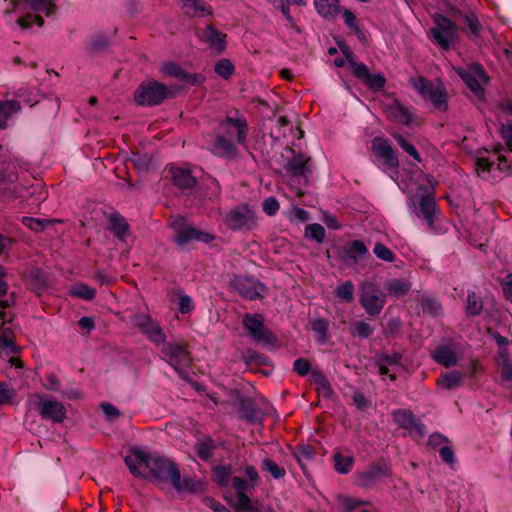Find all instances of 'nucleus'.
<instances>
[{"label":"nucleus","instance_id":"9b49d317","mask_svg":"<svg viewBox=\"0 0 512 512\" xmlns=\"http://www.w3.org/2000/svg\"><path fill=\"white\" fill-rule=\"evenodd\" d=\"M232 285L241 296L249 300L261 298L266 292L263 284L251 278L235 277Z\"/></svg>","mask_w":512,"mask_h":512},{"label":"nucleus","instance_id":"774afa93","mask_svg":"<svg viewBox=\"0 0 512 512\" xmlns=\"http://www.w3.org/2000/svg\"><path fill=\"white\" fill-rule=\"evenodd\" d=\"M243 473L248 478V481L250 482L251 487H255L258 485L259 475L254 466L246 465L243 468Z\"/></svg>","mask_w":512,"mask_h":512},{"label":"nucleus","instance_id":"de8ad7c7","mask_svg":"<svg viewBox=\"0 0 512 512\" xmlns=\"http://www.w3.org/2000/svg\"><path fill=\"white\" fill-rule=\"evenodd\" d=\"M262 470L268 471L275 479L283 478L286 474L285 469L269 458L262 462Z\"/></svg>","mask_w":512,"mask_h":512},{"label":"nucleus","instance_id":"5fc2aeb1","mask_svg":"<svg viewBox=\"0 0 512 512\" xmlns=\"http://www.w3.org/2000/svg\"><path fill=\"white\" fill-rule=\"evenodd\" d=\"M339 502H340L343 512H353L356 508L367 504V502H365V501L346 497V496L340 497Z\"/></svg>","mask_w":512,"mask_h":512},{"label":"nucleus","instance_id":"aec40b11","mask_svg":"<svg viewBox=\"0 0 512 512\" xmlns=\"http://www.w3.org/2000/svg\"><path fill=\"white\" fill-rule=\"evenodd\" d=\"M161 71L166 75L176 77L191 84H201L204 81V77L201 74L187 73L172 62L165 63L162 66Z\"/></svg>","mask_w":512,"mask_h":512},{"label":"nucleus","instance_id":"c03bdc74","mask_svg":"<svg viewBox=\"0 0 512 512\" xmlns=\"http://www.w3.org/2000/svg\"><path fill=\"white\" fill-rule=\"evenodd\" d=\"M362 82L366 86H368L370 89H372L374 91H378V90H381L382 88H384V86L386 84V79L380 73L371 74L369 72L368 76Z\"/></svg>","mask_w":512,"mask_h":512},{"label":"nucleus","instance_id":"72a5a7b5","mask_svg":"<svg viewBox=\"0 0 512 512\" xmlns=\"http://www.w3.org/2000/svg\"><path fill=\"white\" fill-rule=\"evenodd\" d=\"M345 253L352 260V263L355 264L359 257L368 253V250L362 241L354 240L346 247Z\"/></svg>","mask_w":512,"mask_h":512},{"label":"nucleus","instance_id":"58836bf2","mask_svg":"<svg viewBox=\"0 0 512 512\" xmlns=\"http://www.w3.org/2000/svg\"><path fill=\"white\" fill-rule=\"evenodd\" d=\"M459 17H460V20L466 24L470 35H472L474 37H477L480 35L482 26H481L478 18L473 13H467V14L459 13Z\"/></svg>","mask_w":512,"mask_h":512},{"label":"nucleus","instance_id":"bb28decb","mask_svg":"<svg viewBox=\"0 0 512 512\" xmlns=\"http://www.w3.org/2000/svg\"><path fill=\"white\" fill-rule=\"evenodd\" d=\"M385 290L397 298L407 295L411 290V283L405 279H390L385 282Z\"/></svg>","mask_w":512,"mask_h":512},{"label":"nucleus","instance_id":"f3484780","mask_svg":"<svg viewBox=\"0 0 512 512\" xmlns=\"http://www.w3.org/2000/svg\"><path fill=\"white\" fill-rule=\"evenodd\" d=\"M221 127L227 135H232L234 131L237 134V142L241 145L246 143L248 124L245 118L227 117Z\"/></svg>","mask_w":512,"mask_h":512},{"label":"nucleus","instance_id":"b1692460","mask_svg":"<svg viewBox=\"0 0 512 512\" xmlns=\"http://www.w3.org/2000/svg\"><path fill=\"white\" fill-rule=\"evenodd\" d=\"M465 373L457 370L440 375L437 379V386L442 389L451 390L462 385Z\"/></svg>","mask_w":512,"mask_h":512},{"label":"nucleus","instance_id":"bf43d9fd","mask_svg":"<svg viewBox=\"0 0 512 512\" xmlns=\"http://www.w3.org/2000/svg\"><path fill=\"white\" fill-rule=\"evenodd\" d=\"M350 68L352 70V74L358 78L360 81H363L369 73L368 67L361 62H353L352 65H350Z\"/></svg>","mask_w":512,"mask_h":512},{"label":"nucleus","instance_id":"c756f323","mask_svg":"<svg viewBox=\"0 0 512 512\" xmlns=\"http://www.w3.org/2000/svg\"><path fill=\"white\" fill-rule=\"evenodd\" d=\"M311 378L313 383L317 386V390L319 393H321L325 397L331 396L333 390L331 388L329 381L321 371L317 369L311 370Z\"/></svg>","mask_w":512,"mask_h":512},{"label":"nucleus","instance_id":"f257e3e1","mask_svg":"<svg viewBox=\"0 0 512 512\" xmlns=\"http://www.w3.org/2000/svg\"><path fill=\"white\" fill-rule=\"evenodd\" d=\"M124 461L135 477L146 479L150 476L158 483H171L178 492L182 489L178 466L168 458L133 448Z\"/></svg>","mask_w":512,"mask_h":512},{"label":"nucleus","instance_id":"4be33fe9","mask_svg":"<svg viewBox=\"0 0 512 512\" xmlns=\"http://www.w3.org/2000/svg\"><path fill=\"white\" fill-rule=\"evenodd\" d=\"M409 84L426 100L442 83L428 80L423 76H416L409 79Z\"/></svg>","mask_w":512,"mask_h":512},{"label":"nucleus","instance_id":"9d476101","mask_svg":"<svg viewBox=\"0 0 512 512\" xmlns=\"http://www.w3.org/2000/svg\"><path fill=\"white\" fill-rule=\"evenodd\" d=\"M457 27L448 18L442 17L437 25L431 28L430 33L433 41L443 49H448L457 39Z\"/></svg>","mask_w":512,"mask_h":512},{"label":"nucleus","instance_id":"13d9d810","mask_svg":"<svg viewBox=\"0 0 512 512\" xmlns=\"http://www.w3.org/2000/svg\"><path fill=\"white\" fill-rule=\"evenodd\" d=\"M235 507L244 512H261L260 507L255 506L247 495H243L237 500Z\"/></svg>","mask_w":512,"mask_h":512},{"label":"nucleus","instance_id":"e433bc0d","mask_svg":"<svg viewBox=\"0 0 512 512\" xmlns=\"http://www.w3.org/2000/svg\"><path fill=\"white\" fill-rule=\"evenodd\" d=\"M374 330V327L366 321H355L350 327L351 335L358 338H368L374 333Z\"/></svg>","mask_w":512,"mask_h":512},{"label":"nucleus","instance_id":"1a4fd4ad","mask_svg":"<svg viewBox=\"0 0 512 512\" xmlns=\"http://www.w3.org/2000/svg\"><path fill=\"white\" fill-rule=\"evenodd\" d=\"M243 326L249 331L256 342L271 344L275 340L274 335L265 328L264 318L260 314H245Z\"/></svg>","mask_w":512,"mask_h":512},{"label":"nucleus","instance_id":"a878e982","mask_svg":"<svg viewBox=\"0 0 512 512\" xmlns=\"http://www.w3.org/2000/svg\"><path fill=\"white\" fill-rule=\"evenodd\" d=\"M214 150L217 155L228 159L235 158L238 152L236 146L222 135L216 137Z\"/></svg>","mask_w":512,"mask_h":512},{"label":"nucleus","instance_id":"c85d7f7f","mask_svg":"<svg viewBox=\"0 0 512 512\" xmlns=\"http://www.w3.org/2000/svg\"><path fill=\"white\" fill-rule=\"evenodd\" d=\"M0 350H4L7 355L17 353L14 334L10 328L4 327V325L0 326Z\"/></svg>","mask_w":512,"mask_h":512},{"label":"nucleus","instance_id":"0eeeda50","mask_svg":"<svg viewBox=\"0 0 512 512\" xmlns=\"http://www.w3.org/2000/svg\"><path fill=\"white\" fill-rule=\"evenodd\" d=\"M30 402L39 411L44 419H50L55 423H61L66 417V409L61 402L44 399L39 394L30 397Z\"/></svg>","mask_w":512,"mask_h":512},{"label":"nucleus","instance_id":"8fccbe9b","mask_svg":"<svg viewBox=\"0 0 512 512\" xmlns=\"http://www.w3.org/2000/svg\"><path fill=\"white\" fill-rule=\"evenodd\" d=\"M397 143L401 146V148L408 153L411 157H413L417 162H421V157L413 144L409 143L403 136L400 134H393Z\"/></svg>","mask_w":512,"mask_h":512},{"label":"nucleus","instance_id":"cd10ccee","mask_svg":"<svg viewBox=\"0 0 512 512\" xmlns=\"http://www.w3.org/2000/svg\"><path fill=\"white\" fill-rule=\"evenodd\" d=\"M387 116L401 124L408 125L411 122V114L407 108L399 103H393L387 107Z\"/></svg>","mask_w":512,"mask_h":512},{"label":"nucleus","instance_id":"39448f33","mask_svg":"<svg viewBox=\"0 0 512 512\" xmlns=\"http://www.w3.org/2000/svg\"><path fill=\"white\" fill-rule=\"evenodd\" d=\"M175 231V242L183 246L192 240H197L204 243H209L214 240V236L210 233L197 230L185 223L184 219L178 218L171 223Z\"/></svg>","mask_w":512,"mask_h":512},{"label":"nucleus","instance_id":"37998d69","mask_svg":"<svg viewBox=\"0 0 512 512\" xmlns=\"http://www.w3.org/2000/svg\"><path fill=\"white\" fill-rule=\"evenodd\" d=\"M334 462H335V470L340 474H347L350 472L353 463L354 458L353 457H344L340 453H336L334 455Z\"/></svg>","mask_w":512,"mask_h":512},{"label":"nucleus","instance_id":"20e7f679","mask_svg":"<svg viewBox=\"0 0 512 512\" xmlns=\"http://www.w3.org/2000/svg\"><path fill=\"white\" fill-rule=\"evenodd\" d=\"M223 221L232 230L250 231L256 226L257 217L248 205H240L230 209L223 217Z\"/></svg>","mask_w":512,"mask_h":512},{"label":"nucleus","instance_id":"69168bd1","mask_svg":"<svg viewBox=\"0 0 512 512\" xmlns=\"http://www.w3.org/2000/svg\"><path fill=\"white\" fill-rule=\"evenodd\" d=\"M101 408L108 420H115L120 416V411L113 404L104 402Z\"/></svg>","mask_w":512,"mask_h":512},{"label":"nucleus","instance_id":"a211bd4d","mask_svg":"<svg viewBox=\"0 0 512 512\" xmlns=\"http://www.w3.org/2000/svg\"><path fill=\"white\" fill-rule=\"evenodd\" d=\"M169 172L173 184L180 189H190L196 185V178L188 168L171 166Z\"/></svg>","mask_w":512,"mask_h":512},{"label":"nucleus","instance_id":"7c9ffc66","mask_svg":"<svg viewBox=\"0 0 512 512\" xmlns=\"http://www.w3.org/2000/svg\"><path fill=\"white\" fill-rule=\"evenodd\" d=\"M426 100L430 101L434 108L439 111H446L448 108L447 95L443 84H440Z\"/></svg>","mask_w":512,"mask_h":512},{"label":"nucleus","instance_id":"c9c22d12","mask_svg":"<svg viewBox=\"0 0 512 512\" xmlns=\"http://www.w3.org/2000/svg\"><path fill=\"white\" fill-rule=\"evenodd\" d=\"M231 475L232 467L230 465H220L213 468L214 481L222 487L229 484Z\"/></svg>","mask_w":512,"mask_h":512},{"label":"nucleus","instance_id":"f8f14e48","mask_svg":"<svg viewBox=\"0 0 512 512\" xmlns=\"http://www.w3.org/2000/svg\"><path fill=\"white\" fill-rule=\"evenodd\" d=\"M394 421L402 428L409 430L415 438H421L425 434V427L414 416V414L405 409L397 410L393 413Z\"/></svg>","mask_w":512,"mask_h":512},{"label":"nucleus","instance_id":"7ed1b4c3","mask_svg":"<svg viewBox=\"0 0 512 512\" xmlns=\"http://www.w3.org/2000/svg\"><path fill=\"white\" fill-rule=\"evenodd\" d=\"M169 95L168 88L157 82L148 81L139 85L134 92V100L141 106H154L162 103Z\"/></svg>","mask_w":512,"mask_h":512},{"label":"nucleus","instance_id":"6e6552de","mask_svg":"<svg viewBox=\"0 0 512 512\" xmlns=\"http://www.w3.org/2000/svg\"><path fill=\"white\" fill-rule=\"evenodd\" d=\"M162 345V354L175 370L180 371L190 364V355L184 343L164 342Z\"/></svg>","mask_w":512,"mask_h":512},{"label":"nucleus","instance_id":"6ab92c4d","mask_svg":"<svg viewBox=\"0 0 512 512\" xmlns=\"http://www.w3.org/2000/svg\"><path fill=\"white\" fill-rule=\"evenodd\" d=\"M184 13L190 17L212 15V9L202 0H177Z\"/></svg>","mask_w":512,"mask_h":512},{"label":"nucleus","instance_id":"4c0bfd02","mask_svg":"<svg viewBox=\"0 0 512 512\" xmlns=\"http://www.w3.org/2000/svg\"><path fill=\"white\" fill-rule=\"evenodd\" d=\"M215 449L214 441L210 438L199 440L195 444V451L202 460H208L212 457Z\"/></svg>","mask_w":512,"mask_h":512},{"label":"nucleus","instance_id":"f03ea898","mask_svg":"<svg viewBox=\"0 0 512 512\" xmlns=\"http://www.w3.org/2000/svg\"><path fill=\"white\" fill-rule=\"evenodd\" d=\"M359 302L370 316H376L382 311L386 295L373 282L365 281L359 286Z\"/></svg>","mask_w":512,"mask_h":512},{"label":"nucleus","instance_id":"4d7b16f0","mask_svg":"<svg viewBox=\"0 0 512 512\" xmlns=\"http://www.w3.org/2000/svg\"><path fill=\"white\" fill-rule=\"evenodd\" d=\"M6 275V269L0 265V307H7L10 305L7 299H3L4 297H6L8 290Z\"/></svg>","mask_w":512,"mask_h":512},{"label":"nucleus","instance_id":"3c124183","mask_svg":"<svg viewBox=\"0 0 512 512\" xmlns=\"http://www.w3.org/2000/svg\"><path fill=\"white\" fill-rule=\"evenodd\" d=\"M215 72L219 76L227 79V78H229L233 74L234 66H233V64L231 63L230 60H228V59H221L215 65Z\"/></svg>","mask_w":512,"mask_h":512},{"label":"nucleus","instance_id":"864d4df0","mask_svg":"<svg viewBox=\"0 0 512 512\" xmlns=\"http://www.w3.org/2000/svg\"><path fill=\"white\" fill-rule=\"evenodd\" d=\"M71 295L85 300H92L96 295V290L87 285L81 284L71 290Z\"/></svg>","mask_w":512,"mask_h":512},{"label":"nucleus","instance_id":"ddd939ff","mask_svg":"<svg viewBox=\"0 0 512 512\" xmlns=\"http://www.w3.org/2000/svg\"><path fill=\"white\" fill-rule=\"evenodd\" d=\"M197 35L202 42L207 43L217 53L224 51L226 35L217 30L213 25L210 24L203 29H198Z\"/></svg>","mask_w":512,"mask_h":512},{"label":"nucleus","instance_id":"2eb2a0df","mask_svg":"<svg viewBox=\"0 0 512 512\" xmlns=\"http://www.w3.org/2000/svg\"><path fill=\"white\" fill-rule=\"evenodd\" d=\"M388 474V467L384 463H374L366 470L356 473V482L359 486L370 488L378 479Z\"/></svg>","mask_w":512,"mask_h":512},{"label":"nucleus","instance_id":"09e8293b","mask_svg":"<svg viewBox=\"0 0 512 512\" xmlns=\"http://www.w3.org/2000/svg\"><path fill=\"white\" fill-rule=\"evenodd\" d=\"M305 234L307 237L314 239L318 243H322L325 239V229L320 224H310L306 227Z\"/></svg>","mask_w":512,"mask_h":512},{"label":"nucleus","instance_id":"79ce46f5","mask_svg":"<svg viewBox=\"0 0 512 512\" xmlns=\"http://www.w3.org/2000/svg\"><path fill=\"white\" fill-rule=\"evenodd\" d=\"M335 295L344 302H351L354 299L353 283L351 281L343 282L336 288Z\"/></svg>","mask_w":512,"mask_h":512},{"label":"nucleus","instance_id":"603ef678","mask_svg":"<svg viewBox=\"0 0 512 512\" xmlns=\"http://www.w3.org/2000/svg\"><path fill=\"white\" fill-rule=\"evenodd\" d=\"M373 252L377 258L383 261L394 262L395 260V254L382 243H376Z\"/></svg>","mask_w":512,"mask_h":512},{"label":"nucleus","instance_id":"393cba45","mask_svg":"<svg viewBox=\"0 0 512 512\" xmlns=\"http://www.w3.org/2000/svg\"><path fill=\"white\" fill-rule=\"evenodd\" d=\"M433 359L445 366L451 367L457 364V356L455 351L449 346H439L432 352Z\"/></svg>","mask_w":512,"mask_h":512},{"label":"nucleus","instance_id":"dca6fc26","mask_svg":"<svg viewBox=\"0 0 512 512\" xmlns=\"http://www.w3.org/2000/svg\"><path fill=\"white\" fill-rule=\"evenodd\" d=\"M415 213L418 217L423 218L428 226L432 227L437 214L433 195L421 196L418 205L415 207Z\"/></svg>","mask_w":512,"mask_h":512},{"label":"nucleus","instance_id":"052dcab7","mask_svg":"<svg viewBox=\"0 0 512 512\" xmlns=\"http://www.w3.org/2000/svg\"><path fill=\"white\" fill-rule=\"evenodd\" d=\"M343 19H344V22L346 23V25H348L361 39L363 36V33L356 23L355 15L351 11L345 10L343 13Z\"/></svg>","mask_w":512,"mask_h":512},{"label":"nucleus","instance_id":"ea45409f","mask_svg":"<svg viewBox=\"0 0 512 512\" xmlns=\"http://www.w3.org/2000/svg\"><path fill=\"white\" fill-rule=\"evenodd\" d=\"M424 312L437 316L442 312V306L439 301L430 296H423L420 300Z\"/></svg>","mask_w":512,"mask_h":512},{"label":"nucleus","instance_id":"5701e85b","mask_svg":"<svg viewBox=\"0 0 512 512\" xmlns=\"http://www.w3.org/2000/svg\"><path fill=\"white\" fill-rule=\"evenodd\" d=\"M109 229L113 232L114 236L121 241H125L129 235V225L127 221L118 213H112L109 216Z\"/></svg>","mask_w":512,"mask_h":512},{"label":"nucleus","instance_id":"423d86ee","mask_svg":"<svg viewBox=\"0 0 512 512\" xmlns=\"http://www.w3.org/2000/svg\"><path fill=\"white\" fill-rule=\"evenodd\" d=\"M131 321L153 344L156 346L164 344L166 335L159 323L152 319L149 314H135Z\"/></svg>","mask_w":512,"mask_h":512},{"label":"nucleus","instance_id":"0e129e2a","mask_svg":"<svg viewBox=\"0 0 512 512\" xmlns=\"http://www.w3.org/2000/svg\"><path fill=\"white\" fill-rule=\"evenodd\" d=\"M293 368L297 374L305 376L310 371V363L304 358H299L294 361Z\"/></svg>","mask_w":512,"mask_h":512},{"label":"nucleus","instance_id":"e2e57ef3","mask_svg":"<svg viewBox=\"0 0 512 512\" xmlns=\"http://www.w3.org/2000/svg\"><path fill=\"white\" fill-rule=\"evenodd\" d=\"M262 207L267 215L272 216L279 210L280 206L276 198L269 197L264 200Z\"/></svg>","mask_w":512,"mask_h":512},{"label":"nucleus","instance_id":"49530a36","mask_svg":"<svg viewBox=\"0 0 512 512\" xmlns=\"http://www.w3.org/2000/svg\"><path fill=\"white\" fill-rule=\"evenodd\" d=\"M130 162L133 164L135 168H137L140 171L147 170L152 162V158L150 155L144 153H133L132 157L130 158Z\"/></svg>","mask_w":512,"mask_h":512},{"label":"nucleus","instance_id":"2f4dec72","mask_svg":"<svg viewBox=\"0 0 512 512\" xmlns=\"http://www.w3.org/2000/svg\"><path fill=\"white\" fill-rule=\"evenodd\" d=\"M315 7L323 17H334L339 11L338 0H315Z\"/></svg>","mask_w":512,"mask_h":512},{"label":"nucleus","instance_id":"6e6d98bb","mask_svg":"<svg viewBox=\"0 0 512 512\" xmlns=\"http://www.w3.org/2000/svg\"><path fill=\"white\" fill-rule=\"evenodd\" d=\"M232 481V487L237 492V498L238 500L241 499L243 495H247L246 492L250 489H253L254 487H251V484L249 481H245L242 478L235 476L231 479Z\"/></svg>","mask_w":512,"mask_h":512},{"label":"nucleus","instance_id":"f704fd0d","mask_svg":"<svg viewBox=\"0 0 512 512\" xmlns=\"http://www.w3.org/2000/svg\"><path fill=\"white\" fill-rule=\"evenodd\" d=\"M459 75L461 76L462 80L465 82L467 87L475 94V96L479 99H483L484 90L481 87L476 76L470 72H465V71L459 72Z\"/></svg>","mask_w":512,"mask_h":512},{"label":"nucleus","instance_id":"473e14b6","mask_svg":"<svg viewBox=\"0 0 512 512\" xmlns=\"http://www.w3.org/2000/svg\"><path fill=\"white\" fill-rule=\"evenodd\" d=\"M239 414L241 418L249 422H255L259 419V411L249 399H242L240 401Z\"/></svg>","mask_w":512,"mask_h":512},{"label":"nucleus","instance_id":"412c9836","mask_svg":"<svg viewBox=\"0 0 512 512\" xmlns=\"http://www.w3.org/2000/svg\"><path fill=\"white\" fill-rule=\"evenodd\" d=\"M309 160L310 158L300 153L288 160L285 169L293 177H306L307 173L310 172L307 165Z\"/></svg>","mask_w":512,"mask_h":512},{"label":"nucleus","instance_id":"338daca9","mask_svg":"<svg viewBox=\"0 0 512 512\" xmlns=\"http://www.w3.org/2000/svg\"><path fill=\"white\" fill-rule=\"evenodd\" d=\"M0 109L9 117L11 114L20 111L21 105L15 100L0 103Z\"/></svg>","mask_w":512,"mask_h":512},{"label":"nucleus","instance_id":"4468645a","mask_svg":"<svg viewBox=\"0 0 512 512\" xmlns=\"http://www.w3.org/2000/svg\"><path fill=\"white\" fill-rule=\"evenodd\" d=\"M372 150L387 167H398L399 161L397 155L387 140L380 137L374 138L372 141Z\"/></svg>","mask_w":512,"mask_h":512},{"label":"nucleus","instance_id":"a19ab883","mask_svg":"<svg viewBox=\"0 0 512 512\" xmlns=\"http://www.w3.org/2000/svg\"><path fill=\"white\" fill-rule=\"evenodd\" d=\"M311 329L315 332L317 340L324 343L327 339L328 322L322 318L310 321Z\"/></svg>","mask_w":512,"mask_h":512},{"label":"nucleus","instance_id":"a18cd8bd","mask_svg":"<svg viewBox=\"0 0 512 512\" xmlns=\"http://www.w3.org/2000/svg\"><path fill=\"white\" fill-rule=\"evenodd\" d=\"M483 305L480 298L475 292H469L467 296V313L469 315H479L482 311Z\"/></svg>","mask_w":512,"mask_h":512},{"label":"nucleus","instance_id":"680f3d73","mask_svg":"<svg viewBox=\"0 0 512 512\" xmlns=\"http://www.w3.org/2000/svg\"><path fill=\"white\" fill-rule=\"evenodd\" d=\"M500 133L509 151L512 152V122L501 125Z\"/></svg>","mask_w":512,"mask_h":512}]
</instances>
